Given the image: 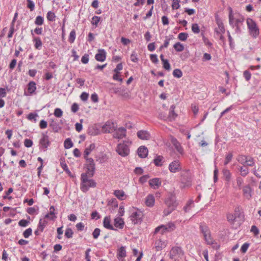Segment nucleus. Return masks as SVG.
<instances>
[{"mask_svg": "<svg viewBox=\"0 0 261 261\" xmlns=\"http://www.w3.org/2000/svg\"><path fill=\"white\" fill-rule=\"evenodd\" d=\"M87 173H82L81 176L80 189L83 192L86 193L90 188H95L96 182L92 179H88Z\"/></svg>", "mask_w": 261, "mask_h": 261, "instance_id": "1", "label": "nucleus"}, {"mask_svg": "<svg viewBox=\"0 0 261 261\" xmlns=\"http://www.w3.org/2000/svg\"><path fill=\"white\" fill-rule=\"evenodd\" d=\"M165 204L168 208L164 210L165 215H168L174 210L177 206L175 195L173 193H170L165 200Z\"/></svg>", "mask_w": 261, "mask_h": 261, "instance_id": "2", "label": "nucleus"}, {"mask_svg": "<svg viewBox=\"0 0 261 261\" xmlns=\"http://www.w3.org/2000/svg\"><path fill=\"white\" fill-rule=\"evenodd\" d=\"M246 23L250 35L253 38H256L259 33V28L256 23L250 18L247 19Z\"/></svg>", "mask_w": 261, "mask_h": 261, "instance_id": "3", "label": "nucleus"}, {"mask_svg": "<svg viewBox=\"0 0 261 261\" xmlns=\"http://www.w3.org/2000/svg\"><path fill=\"white\" fill-rule=\"evenodd\" d=\"M50 144L49 137L47 135V132L46 133H42V137L39 142V149L45 152L47 150L48 147L50 146Z\"/></svg>", "mask_w": 261, "mask_h": 261, "instance_id": "4", "label": "nucleus"}, {"mask_svg": "<svg viewBox=\"0 0 261 261\" xmlns=\"http://www.w3.org/2000/svg\"><path fill=\"white\" fill-rule=\"evenodd\" d=\"M85 160L88 164H87L86 172L85 173H87V175L92 177L94 175L95 170V165L94 160L91 158L85 159Z\"/></svg>", "mask_w": 261, "mask_h": 261, "instance_id": "5", "label": "nucleus"}, {"mask_svg": "<svg viewBox=\"0 0 261 261\" xmlns=\"http://www.w3.org/2000/svg\"><path fill=\"white\" fill-rule=\"evenodd\" d=\"M184 255V253L181 248L178 246L172 247L169 253V256L171 259H174L176 257L182 258Z\"/></svg>", "mask_w": 261, "mask_h": 261, "instance_id": "6", "label": "nucleus"}, {"mask_svg": "<svg viewBox=\"0 0 261 261\" xmlns=\"http://www.w3.org/2000/svg\"><path fill=\"white\" fill-rule=\"evenodd\" d=\"M180 180L184 187H190L192 181L191 173L189 171H186L182 173Z\"/></svg>", "mask_w": 261, "mask_h": 261, "instance_id": "7", "label": "nucleus"}, {"mask_svg": "<svg viewBox=\"0 0 261 261\" xmlns=\"http://www.w3.org/2000/svg\"><path fill=\"white\" fill-rule=\"evenodd\" d=\"M116 151L122 156H126L129 154V149L128 146L124 143H120L118 145Z\"/></svg>", "mask_w": 261, "mask_h": 261, "instance_id": "8", "label": "nucleus"}, {"mask_svg": "<svg viewBox=\"0 0 261 261\" xmlns=\"http://www.w3.org/2000/svg\"><path fill=\"white\" fill-rule=\"evenodd\" d=\"M162 228L166 229L167 232H170L175 228V226L174 224L173 223H169L167 225H161L155 228L154 231V233H158Z\"/></svg>", "mask_w": 261, "mask_h": 261, "instance_id": "9", "label": "nucleus"}, {"mask_svg": "<svg viewBox=\"0 0 261 261\" xmlns=\"http://www.w3.org/2000/svg\"><path fill=\"white\" fill-rule=\"evenodd\" d=\"M116 130L115 124L111 121H107L102 127V130L105 133H111Z\"/></svg>", "mask_w": 261, "mask_h": 261, "instance_id": "10", "label": "nucleus"}, {"mask_svg": "<svg viewBox=\"0 0 261 261\" xmlns=\"http://www.w3.org/2000/svg\"><path fill=\"white\" fill-rule=\"evenodd\" d=\"M27 91H24V95L25 96L31 95L34 93L36 90V83L34 81L30 82L27 85Z\"/></svg>", "mask_w": 261, "mask_h": 261, "instance_id": "11", "label": "nucleus"}, {"mask_svg": "<svg viewBox=\"0 0 261 261\" xmlns=\"http://www.w3.org/2000/svg\"><path fill=\"white\" fill-rule=\"evenodd\" d=\"M114 91V93L118 94L124 98H129L130 97L129 92L126 91V88L124 87L115 88Z\"/></svg>", "mask_w": 261, "mask_h": 261, "instance_id": "12", "label": "nucleus"}, {"mask_svg": "<svg viewBox=\"0 0 261 261\" xmlns=\"http://www.w3.org/2000/svg\"><path fill=\"white\" fill-rule=\"evenodd\" d=\"M141 214L137 212H133L130 216V220L134 224H140L142 222Z\"/></svg>", "mask_w": 261, "mask_h": 261, "instance_id": "13", "label": "nucleus"}, {"mask_svg": "<svg viewBox=\"0 0 261 261\" xmlns=\"http://www.w3.org/2000/svg\"><path fill=\"white\" fill-rule=\"evenodd\" d=\"M115 130L116 132L113 134L114 138L121 139L126 136V129L125 127H121Z\"/></svg>", "mask_w": 261, "mask_h": 261, "instance_id": "14", "label": "nucleus"}, {"mask_svg": "<svg viewBox=\"0 0 261 261\" xmlns=\"http://www.w3.org/2000/svg\"><path fill=\"white\" fill-rule=\"evenodd\" d=\"M169 170L173 173L179 171L180 170L179 162L175 160L171 162L169 165Z\"/></svg>", "mask_w": 261, "mask_h": 261, "instance_id": "15", "label": "nucleus"}, {"mask_svg": "<svg viewBox=\"0 0 261 261\" xmlns=\"http://www.w3.org/2000/svg\"><path fill=\"white\" fill-rule=\"evenodd\" d=\"M106 51L103 49H98V53L95 55V58L96 61L103 62L106 59Z\"/></svg>", "mask_w": 261, "mask_h": 261, "instance_id": "16", "label": "nucleus"}, {"mask_svg": "<svg viewBox=\"0 0 261 261\" xmlns=\"http://www.w3.org/2000/svg\"><path fill=\"white\" fill-rule=\"evenodd\" d=\"M137 137L141 140H148L150 139V133L145 130H139L137 133Z\"/></svg>", "mask_w": 261, "mask_h": 261, "instance_id": "17", "label": "nucleus"}, {"mask_svg": "<svg viewBox=\"0 0 261 261\" xmlns=\"http://www.w3.org/2000/svg\"><path fill=\"white\" fill-rule=\"evenodd\" d=\"M103 227L108 229L117 231V229L115 228L111 223V218L110 216H106L103 220Z\"/></svg>", "mask_w": 261, "mask_h": 261, "instance_id": "18", "label": "nucleus"}, {"mask_svg": "<svg viewBox=\"0 0 261 261\" xmlns=\"http://www.w3.org/2000/svg\"><path fill=\"white\" fill-rule=\"evenodd\" d=\"M124 221L120 217H117L114 220V225L116 227L120 229L123 228L124 226Z\"/></svg>", "mask_w": 261, "mask_h": 261, "instance_id": "19", "label": "nucleus"}, {"mask_svg": "<svg viewBox=\"0 0 261 261\" xmlns=\"http://www.w3.org/2000/svg\"><path fill=\"white\" fill-rule=\"evenodd\" d=\"M199 230L203 234V237L207 236L211 233V231L208 226L204 223H201L200 224Z\"/></svg>", "mask_w": 261, "mask_h": 261, "instance_id": "20", "label": "nucleus"}, {"mask_svg": "<svg viewBox=\"0 0 261 261\" xmlns=\"http://www.w3.org/2000/svg\"><path fill=\"white\" fill-rule=\"evenodd\" d=\"M138 156L140 158H145L148 155V149L144 146L139 147L137 150Z\"/></svg>", "mask_w": 261, "mask_h": 261, "instance_id": "21", "label": "nucleus"}, {"mask_svg": "<svg viewBox=\"0 0 261 261\" xmlns=\"http://www.w3.org/2000/svg\"><path fill=\"white\" fill-rule=\"evenodd\" d=\"M171 143L174 146L176 150L180 154H182L184 152V149L182 146H181L180 143L177 141V140L175 138H172L171 139Z\"/></svg>", "mask_w": 261, "mask_h": 261, "instance_id": "22", "label": "nucleus"}, {"mask_svg": "<svg viewBox=\"0 0 261 261\" xmlns=\"http://www.w3.org/2000/svg\"><path fill=\"white\" fill-rule=\"evenodd\" d=\"M149 185L153 189H156L161 185V180L159 178H154L149 180Z\"/></svg>", "mask_w": 261, "mask_h": 261, "instance_id": "23", "label": "nucleus"}, {"mask_svg": "<svg viewBox=\"0 0 261 261\" xmlns=\"http://www.w3.org/2000/svg\"><path fill=\"white\" fill-rule=\"evenodd\" d=\"M223 177L227 185H229L231 178V173L227 168H224L222 170Z\"/></svg>", "mask_w": 261, "mask_h": 261, "instance_id": "24", "label": "nucleus"}, {"mask_svg": "<svg viewBox=\"0 0 261 261\" xmlns=\"http://www.w3.org/2000/svg\"><path fill=\"white\" fill-rule=\"evenodd\" d=\"M154 197L151 194H149L145 198V204L148 207H152L154 204Z\"/></svg>", "mask_w": 261, "mask_h": 261, "instance_id": "25", "label": "nucleus"}, {"mask_svg": "<svg viewBox=\"0 0 261 261\" xmlns=\"http://www.w3.org/2000/svg\"><path fill=\"white\" fill-rule=\"evenodd\" d=\"M49 126L53 129V130L55 133L58 132L61 128L62 127L60 125L59 123L52 120L49 123Z\"/></svg>", "mask_w": 261, "mask_h": 261, "instance_id": "26", "label": "nucleus"}, {"mask_svg": "<svg viewBox=\"0 0 261 261\" xmlns=\"http://www.w3.org/2000/svg\"><path fill=\"white\" fill-rule=\"evenodd\" d=\"M243 192L247 199H249L251 197V189L249 185H246L243 187Z\"/></svg>", "mask_w": 261, "mask_h": 261, "instance_id": "27", "label": "nucleus"}, {"mask_svg": "<svg viewBox=\"0 0 261 261\" xmlns=\"http://www.w3.org/2000/svg\"><path fill=\"white\" fill-rule=\"evenodd\" d=\"M117 258L120 260V259L122 258H124L126 256V252L125 250V247L124 246H121L118 250L117 252Z\"/></svg>", "mask_w": 261, "mask_h": 261, "instance_id": "28", "label": "nucleus"}, {"mask_svg": "<svg viewBox=\"0 0 261 261\" xmlns=\"http://www.w3.org/2000/svg\"><path fill=\"white\" fill-rule=\"evenodd\" d=\"M95 144L92 143L85 149L84 152V159L89 158L88 157V155L95 148Z\"/></svg>", "mask_w": 261, "mask_h": 261, "instance_id": "29", "label": "nucleus"}, {"mask_svg": "<svg viewBox=\"0 0 261 261\" xmlns=\"http://www.w3.org/2000/svg\"><path fill=\"white\" fill-rule=\"evenodd\" d=\"M33 41L34 43V47L36 49L39 50L41 48L42 43L40 37H34Z\"/></svg>", "mask_w": 261, "mask_h": 261, "instance_id": "30", "label": "nucleus"}, {"mask_svg": "<svg viewBox=\"0 0 261 261\" xmlns=\"http://www.w3.org/2000/svg\"><path fill=\"white\" fill-rule=\"evenodd\" d=\"M164 162V157L162 155H156L153 160V163L156 166L161 167Z\"/></svg>", "mask_w": 261, "mask_h": 261, "instance_id": "31", "label": "nucleus"}, {"mask_svg": "<svg viewBox=\"0 0 261 261\" xmlns=\"http://www.w3.org/2000/svg\"><path fill=\"white\" fill-rule=\"evenodd\" d=\"M114 195L120 200H123L125 196V193L123 190H117L114 192Z\"/></svg>", "mask_w": 261, "mask_h": 261, "instance_id": "32", "label": "nucleus"}, {"mask_svg": "<svg viewBox=\"0 0 261 261\" xmlns=\"http://www.w3.org/2000/svg\"><path fill=\"white\" fill-rule=\"evenodd\" d=\"M42 219H40L39 220V224L37 226V229L40 230L41 232H42L47 224V221L44 220L43 222H42Z\"/></svg>", "mask_w": 261, "mask_h": 261, "instance_id": "33", "label": "nucleus"}, {"mask_svg": "<svg viewBox=\"0 0 261 261\" xmlns=\"http://www.w3.org/2000/svg\"><path fill=\"white\" fill-rule=\"evenodd\" d=\"M229 23L232 28H234V17L232 14L233 11L231 7H229Z\"/></svg>", "mask_w": 261, "mask_h": 261, "instance_id": "34", "label": "nucleus"}, {"mask_svg": "<svg viewBox=\"0 0 261 261\" xmlns=\"http://www.w3.org/2000/svg\"><path fill=\"white\" fill-rule=\"evenodd\" d=\"M204 239L205 241L206 242V244L208 245H214V244H217V243H216L215 241L213 239L211 236V234L210 233L207 236L204 237Z\"/></svg>", "mask_w": 261, "mask_h": 261, "instance_id": "35", "label": "nucleus"}, {"mask_svg": "<svg viewBox=\"0 0 261 261\" xmlns=\"http://www.w3.org/2000/svg\"><path fill=\"white\" fill-rule=\"evenodd\" d=\"M239 170L241 173V176L243 177H245L249 173V169L245 167V166L240 167Z\"/></svg>", "mask_w": 261, "mask_h": 261, "instance_id": "36", "label": "nucleus"}, {"mask_svg": "<svg viewBox=\"0 0 261 261\" xmlns=\"http://www.w3.org/2000/svg\"><path fill=\"white\" fill-rule=\"evenodd\" d=\"M64 145L66 149H69L73 147V143L70 138H67L64 141Z\"/></svg>", "mask_w": 261, "mask_h": 261, "instance_id": "37", "label": "nucleus"}, {"mask_svg": "<svg viewBox=\"0 0 261 261\" xmlns=\"http://www.w3.org/2000/svg\"><path fill=\"white\" fill-rule=\"evenodd\" d=\"M173 47L176 51L180 52L184 50V46L180 42H178L175 43Z\"/></svg>", "mask_w": 261, "mask_h": 261, "instance_id": "38", "label": "nucleus"}, {"mask_svg": "<svg viewBox=\"0 0 261 261\" xmlns=\"http://www.w3.org/2000/svg\"><path fill=\"white\" fill-rule=\"evenodd\" d=\"M248 156L245 155H240L238 158V161L243 166H245L246 163L247 161Z\"/></svg>", "mask_w": 261, "mask_h": 261, "instance_id": "39", "label": "nucleus"}, {"mask_svg": "<svg viewBox=\"0 0 261 261\" xmlns=\"http://www.w3.org/2000/svg\"><path fill=\"white\" fill-rule=\"evenodd\" d=\"M73 234V231L72 229L70 227H68L66 229L65 232V236L67 239L72 238Z\"/></svg>", "mask_w": 261, "mask_h": 261, "instance_id": "40", "label": "nucleus"}, {"mask_svg": "<svg viewBox=\"0 0 261 261\" xmlns=\"http://www.w3.org/2000/svg\"><path fill=\"white\" fill-rule=\"evenodd\" d=\"M75 37H76L75 31V30H72L70 32V34H69V38H68L69 42H70L71 43H73L75 40Z\"/></svg>", "mask_w": 261, "mask_h": 261, "instance_id": "41", "label": "nucleus"}, {"mask_svg": "<svg viewBox=\"0 0 261 261\" xmlns=\"http://www.w3.org/2000/svg\"><path fill=\"white\" fill-rule=\"evenodd\" d=\"M46 17L48 21H55L56 15L54 12L50 11L47 12Z\"/></svg>", "mask_w": 261, "mask_h": 261, "instance_id": "42", "label": "nucleus"}, {"mask_svg": "<svg viewBox=\"0 0 261 261\" xmlns=\"http://www.w3.org/2000/svg\"><path fill=\"white\" fill-rule=\"evenodd\" d=\"M44 18L41 16H37L35 20V24L37 25H41L43 24Z\"/></svg>", "mask_w": 261, "mask_h": 261, "instance_id": "43", "label": "nucleus"}, {"mask_svg": "<svg viewBox=\"0 0 261 261\" xmlns=\"http://www.w3.org/2000/svg\"><path fill=\"white\" fill-rule=\"evenodd\" d=\"M173 75L176 78H180L182 76V72L179 69H175L173 71Z\"/></svg>", "mask_w": 261, "mask_h": 261, "instance_id": "44", "label": "nucleus"}, {"mask_svg": "<svg viewBox=\"0 0 261 261\" xmlns=\"http://www.w3.org/2000/svg\"><path fill=\"white\" fill-rule=\"evenodd\" d=\"M177 115L174 111H169V114L168 115V120L172 121L177 117Z\"/></svg>", "mask_w": 261, "mask_h": 261, "instance_id": "45", "label": "nucleus"}, {"mask_svg": "<svg viewBox=\"0 0 261 261\" xmlns=\"http://www.w3.org/2000/svg\"><path fill=\"white\" fill-rule=\"evenodd\" d=\"M38 116V114L36 113H30L29 114V115L27 116V118L29 120H33L34 122H36V117Z\"/></svg>", "mask_w": 261, "mask_h": 261, "instance_id": "46", "label": "nucleus"}, {"mask_svg": "<svg viewBox=\"0 0 261 261\" xmlns=\"http://www.w3.org/2000/svg\"><path fill=\"white\" fill-rule=\"evenodd\" d=\"M55 207L54 206H51L49 207V214L51 215L50 218V220H55L57 218V216L56 215V213L54 212Z\"/></svg>", "mask_w": 261, "mask_h": 261, "instance_id": "47", "label": "nucleus"}, {"mask_svg": "<svg viewBox=\"0 0 261 261\" xmlns=\"http://www.w3.org/2000/svg\"><path fill=\"white\" fill-rule=\"evenodd\" d=\"M108 205L117 207L118 206V201L116 198H112L108 201Z\"/></svg>", "mask_w": 261, "mask_h": 261, "instance_id": "48", "label": "nucleus"}, {"mask_svg": "<svg viewBox=\"0 0 261 261\" xmlns=\"http://www.w3.org/2000/svg\"><path fill=\"white\" fill-rule=\"evenodd\" d=\"M255 165L254 160L251 156H248L245 166L253 167Z\"/></svg>", "mask_w": 261, "mask_h": 261, "instance_id": "49", "label": "nucleus"}, {"mask_svg": "<svg viewBox=\"0 0 261 261\" xmlns=\"http://www.w3.org/2000/svg\"><path fill=\"white\" fill-rule=\"evenodd\" d=\"M96 159L97 161H98L100 163H102L107 161V157L106 154H102L101 156H96Z\"/></svg>", "mask_w": 261, "mask_h": 261, "instance_id": "50", "label": "nucleus"}, {"mask_svg": "<svg viewBox=\"0 0 261 261\" xmlns=\"http://www.w3.org/2000/svg\"><path fill=\"white\" fill-rule=\"evenodd\" d=\"M150 60L154 64L159 63V61L156 54H151L149 56Z\"/></svg>", "mask_w": 261, "mask_h": 261, "instance_id": "51", "label": "nucleus"}, {"mask_svg": "<svg viewBox=\"0 0 261 261\" xmlns=\"http://www.w3.org/2000/svg\"><path fill=\"white\" fill-rule=\"evenodd\" d=\"M188 34L187 33H180L178 35V38L182 41H185L187 39Z\"/></svg>", "mask_w": 261, "mask_h": 261, "instance_id": "52", "label": "nucleus"}, {"mask_svg": "<svg viewBox=\"0 0 261 261\" xmlns=\"http://www.w3.org/2000/svg\"><path fill=\"white\" fill-rule=\"evenodd\" d=\"M92 20L91 24L96 27L98 22L100 21V17L99 16H94L92 17Z\"/></svg>", "mask_w": 261, "mask_h": 261, "instance_id": "53", "label": "nucleus"}, {"mask_svg": "<svg viewBox=\"0 0 261 261\" xmlns=\"http://www.w3.org/2000/svg\"><path fill=\"white\" fill-rule=\"evenodd\" d=\"M162 64L163 67L165 70L169 71L171 69V65L167 59L165 61L163 60Z\"/></svg>", "mask_w": 261, "mask_h": 261, "instance_id": "54", "label": "nucleus"}, {"mask_svg": "<svg viewBox=\"0 0 261 261\" xmlns=\"http://www.w3.org/2000/svg\"><path fill=\"white\" fill-rule=\"evenodd\" d=\"M237 214H235L234 215H233L231 214H227V219L228 221H229L230 223H233L237 218V216H236Z\"/></svg>", "mask_w": 261, "mask_h": 261, "instance_id": "55", "label": "nucleus"}, {"mask_svg": "<svg viewBox=\"0 0 261 261\" xmlns=\"http://www.w3.org/2000/svg\"><path fill=\"white\" fill-rule=\"evenodd\" d=\"M191 29L194 34H198L200 32V29L197 23H193Z\"/></svg>", "mask_w": 261, "mask_h": 261, "instance_id": "56", "label": "nucleus"}, {"mask_svg": "<svg viewBox=\"0 0 261 261\" xmlns=\"http://www.w3.org/2000/svg\"><path fill=\"white\" fill-rule=\"evenodd\" d=\"M27 8L33 11L35 9V4L32 0H27Z\"/></svg>", "mask_w": 261, "mask_h": 261, "instance_id": "57", "label": "nucleus"}, {"mask_svg": "<svg viewBox=\"0 0 261 261\" xmlns=\"http://www.w3.org/2000/svg\"><path fill=\"white\" fill-rule=\"evenodd\" d=\"M100 229L99 228H95L94 231L92 232V234L93 238L94 239H97L100 235Z\"/></svg>", "mask_w": 261, "mask_h": 261, "instance_id": "58", "label": "nucleus"}, {"mask_svg": "<svg viewBox=\"0 0 261 261\" xmlns=\"http://www.w3.org/2000/svg\"><path fill=\"white\" fill-rule=\"evenodd\" d=\"M250 246V243H245L242 245V246L241 247V251L242 253H245L246 252L247 250H248L249 247Z\"/></svg>", "mask_w": 261, "mask_h": 261, "instance_id": "59", "label": "nucleus"}, {"mask_svg": "<svg viewBox=\"0 0 261 261\" xmlns=\"http://www.w3.org/2000/svg\"><path fill=\"white\" fill-rule=\"evenodd\" d=\"M32 233L31 228H28L23 232V236L25 238H28Z\"/></svg>", "mask_w": 261, "mask_h": 261, "instance_id": "60", "label": "nucleus"}, {"mask_svg": "<svg viewBox=\"0 0 261 261\" xmlns=\"http://www.w3.org/2000/svg\"><path fill=\"white\" fill-rule=\"evenodd\" d=\"M54 114L56 117L60 118L63 115V111L60 108H56L55 109Z\"/></svg>", "mask_w": 261, "mask_h": 261, "instance_id": "61", "label": "nucleus"}, {"mask_svg": "<svg viewBox=\"0 0 261 261\" xmlns=\"http://www.w3.org/2000/svg\"><path fill=\"white\" fill-rule=\"evenodd\" d=\"M100 218V215L96 211H93L91 214V218L92 219L97 220L99 219Z\"/></svg>", "mask_w": 261, "mask_h": 261, "instance_id": "62", "label": "nucleus"}, {"mask_svg": "<svg viewBox=\"0 0 261 261\" xmlns=\"http://www.w3.org/2000/svg\"><path fill=\"white\" fill-rule=\"evenodd\" d=\"M29 223L30 221L25 219H21L18 222V225L21 227H26Z\"/></svg>", "mask_w": 261, "mask_h": 261, "instance_id": "63", "label": "nucleus"}, {"mask_svg": "<svg viewBox=\"0 0 261 261\" xmlns=\"http://www.w3.org/2000/svg\"><path fill=\"white\" fill-rule=\"evenodd\" d=\"M89 55L87 54H85L81 59V62L82 63L86 64H87L89 62Z\"/></svg>", "mask_w": 261, "mask_h": 261, "instance_id": "64", "label": "nucleus"}]
</instances>
